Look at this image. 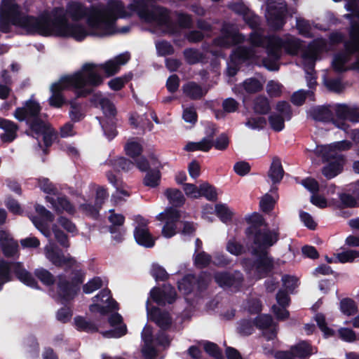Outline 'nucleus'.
Wrapping results in <instances>:
<instances>
[{
    "label": "nucleus",
    "mask_w": 359,
    "mask_h": 359,
    "mask_svg": "<svg viewBox=\"0 0 359 359\" xmlns=\"http://www.w3.org/2000/svg\"><path fill=\"white\" fill-rule=\"evenodd\" d=\"M114 166L118 170L128 171L133 168V163L129 160L120 157L114 160Z\"/></svg>",
    "instance_id": "nucleus-58"
},
{
    "label": "nucleus",
    "mask_w": 359,
    "mask_h": 359,
    "mask_svg": "<svg viewBox=\"0 0 359 359\" xmlns=\"http://www.w3.org/2000/svg\"><path fill=\"white\" fill-rule=\"evenodd\" d=\"M275 202V199L271 196L266 194L261 198L259 205L262 211L269 212L273 209Z\"/></svg>",
    "instance_id": "nucleus-53"
},
{
    "label": "nucleus",
    "mask_w": 359,
    "mask_h": 359,
    "mask_svg": "<svg viewBox=\"0 0 359 359\" xmlns=\"http://www.w3.org/2000/svg\"><path fill=\"white\" fill-rule=\"evenodd\" d=\"M216 215L223 222H227L230 221L233 215V212L229 208V207L224 204H218L215 206Z\"/></svg>",
    "instance_id": "nucleus-39"
},
{
    "label": "nucleus",
    "mask_w": 359,
    "mask_h": 359,
    "mask_svg": "<svg viewBox=\"0 0 359 359\" xmlns=\"http://www.w3.org/2000/svg\"><path fill=\"white\" fill-rule=\"evenodd\" d=\"M148 315L150 319L162 329H167L171 324V318L169 313L161 311L158 308H154L151 311H148Z\"/></svg>",
    "instance_id": "nucleus-29"
},
{
    "label": "nucleus",
    "mask_w": 359,
    "mask_h": 359,
    "mask_svg": "<svg viewBox=\"0 0 359 359\" xmlns=\"http://www.w3.org/2000/svg\"><path fill=\"white\" fill-rule=\"evenodd\" d=\"M281 85L270 81L266 85V91L271 97H278L281 94Z\"/></svg>",
    "instance_id": "nucleus-61"
},
{
    "label": "nucleus",
    "mask_w": 359,
    "mask_h": 359,
    "mask_svg": "<svg viewBox=\"0 0 359 359\" xmlns=\"http://www.w3.org/2000/svg\"><path fill=\"white\" fill-rule=\"evenodd\" d=\"M130 57L128 53H124L100 65V67L104 71L107 76H110L116 74L120 69V66L126 64Z\"/></svg>",
    "instance_id": "nucleus-22"
},
{
    "label": "nucleus",
    "mask_w": 359,
    "mask_h": 359,
    "mask_svg": "<svg viewBox=\"0 0 359 359\" xmlns=\"http://www.w3.org/2000/svg\"><path fill=\"white\" fill-rule=\"evenodd\" d=\"M34 274L43 284L47 285H51L54 282L53 276L45 269H36Z\"/></svg>",
    "instance_id": "nucleus-43"
},
{
    "label": "nucleus",
    "mask_w": 359,
    "mask_h": 359,
    "mask_svg": "<svg viewBox=\"0 0 359 359\" xmlns=\"http://www.w3.org/2000/svg\"><path fill=\"white\" fill-rule=\"evenodd\" d=\"M338 332L340 338L344 341L353 342L358 339L355 332L351 329L341 328Z\"/></svg>",
    "instance_id": "nucleus-62"
},
{
    "label": "nucleus",
    "mask_w": 359,
    "mask_h": 359,
    "mask_svg": "<svg viewBox=\"0 0 359 359\" xmlns=\"http://www.w3.org/2000/svg\"><path fill=\"white\" fill-rule=\"evenodd\" d=\"M226 250L231 254L236 256L241 255L244 251L243 245L235 240H230L227 243Z\"/></svg>",
    "instance_id": "nucleus-57"
},
{
    "label": "nucleus",
    "mask_w": 359,
    "mask_h": 359,
    "mask_svg": "<svg viewBox=\"0 0 359 359\" xmlns=\"http://www.w3.org/2000/svg\"><path fill=\"white\" fill-rule=\"evenodd\" d=\"M340 307L341 312L346 316H352L357 312V306L351 299H343L341 302Z\"/></svg>",
    "instance_id": "nucleus-42"
},
{
    "label": "nucleus",
    "mask_w": 359,
    "mask_h": 359,
    "mask_svg": "<svg viewBox=\"0 0 359 359\" xmlns=\"http://www.w3.org/2000/svg\"><path fill=\"white\" fill-rule=\"evenodd\" d=\"M151 299L159 305L172 304L176 299V292L170 285H165L163 290L154 288L151 292Z\"/></svg>",
    "instance_id": "nucleus-18"
},
{
    "label": "nucleus",
    "mask_w": 359,
    "mask_h": 359,
    "mask_svg": "<svg viewBox=\"0 0 359 359\" xmlns=\"http://www.w3.org/2000/svg\"><path fill=\"white\" fill-rule=\"evenodd\" d=\"M75 325L77 329L86 332H96L97 327L91 322L86 320L82 317H76L74 319Z\"/></svg>",
    "instance_id": "nucleus-40"
},
{
    "label": "nucleus",
    "mask_w": 359,
    "mask_h": 359,
    "mask_svg": "<svg viewBox=\"0 0 359 359\" xmlns=\"http://www.w3.org/2000/svg\"><path fill=\"white\" fill-rule=\"evenodd\" d=\"M336 118L332 117V111L329 107H323L316 111V118L323 121H332L333 123L344 131H347L348 125L346 121L356 123L359 121V108L339 104L334 107Z\"/></svg>",
    "instance_id": "nucleus-7"
},
{
    "label": "nucleus",
    "mask_w": 359,
    "mask_h": 359,
    "mask_svg": "<svg viewBox=\"0 0 359 359\" xmlns=\"http://www.w3.org/2000/svg\"><path fill=\"white\" fill-rule=\"evenodd\" d=\"M13 271L18 278L28 285H33L34 280L20 262H7L0 260V281L6 283L11 280V271Z\"/></svg>",
    "instance_id": "nucleus-11"
},
{
    "label": "nucleus",
    "mask_w": 359,
    "mask_h": 359,
    "mask_svg": "<svg viewBox=\"0 0 359 359\" xmlns=\"http://www.w3.org/2000/svg\"><path fill=\"white\" fill-rule=\"evenodd\" d=\"M53 231L54 233L55 238L59 244L63 248H68L69 247V243L67 235L60 230L56 226H53Z\"/></svg>",
    "instance_id": "nucleus-52"
},
{
    "label": "nucleus",
    "mask_w": 359,
    "mask_h": 359,
    "mask_svg": "<svg viewBox=\"0 0 359 359\" xmlns=\"http://www.w3.org/2000/svg\"><path fill=\"white\" fill-rule=\"evenodd\" d=\"M97 65L86 63L83 65L80 72L73 75L62 77L58 82L53 83L50 87L52 95L49 98L51 106L60 107L64 103V98L61 92L69 87L79 90V97L86 96L91 92L88 86H97L102 83L103 79L98 74Z\"/></svg>",
    "instance_id": "nucleus-2"
},
{
    "label": "nucleus",
    "mask_w": 359,
    "mask_h": 359,
    "mask_svg": "<svg viewBox=\"0 0 359 359\" xmlns=\"http://www.w3.org/2000/svg\"><path fill=\"white\" fill-rule=\"evenodd\" d=\"M44 255L46 259L56 266L71 267L76 264V261L74 257L69 255H65L52 241H50L44 247Z\"/></svg>",
    "instance_id": "nucleus-12"
},
{
    "label": "nucleus",
    "mask_w": 359,
    "mask_h": 359,
    "mask_svg": "<svg viewBox=\"0 0 359 359\" xmlns=\"http://www.w3.org/2000/svg\"><path fill=\"white\" fill-rule=\"evenodd\" d=\"M151 275L156 280H165L168 278L166 271L158 264H153L151 268Z\"/></svg>",
    "instance_id": "nucleus-55"
},
{
    "label": "nucleus",
    "mask_w": 359,
    "mask_h": 359,
    "mask_svg": "<svg viewBox=\"0 0 359 359\" xmlns=\"http://www.w3.org/2000/svg\"><path fill=\"white\" fill-rule=\"evenodd\" d=\"M211 257L204 252L198 253L195 257V264L200 268L205 267L210 262Z\"/></svg>",
    "instance_id": "nucleus-64"
},
{
    "label": "nucleus",
    "mask_w": 359,
    "mask_h": 359,
    "mask_svg": "<svg viewBox=\"0 0 359 359\" xmlns=\"http://www.w3.org/2000/svg\"><path fill=\"white\" fill-rule=\"evenodd\" d=\"M296 359L307 357L313 353L312 348L306 341H302L292 347Z\"/></svg>",
    "instance_id": "nucleus-35"
},
{
    "label": "nucleus",
    "mask_w": 359,
    "mask_h": 359,
    "mask_svg": "<svg viewBox=\"0 0 359 359\" xmlns=\"http://www.w3.org/2000/svg\"><path fill=\"white\" fill-rule=\"evenodd\" d=\"M117 309V303L111 298L108 290H103L94 297L93 304L89 307L91 313H99L101 315H105L110 311Z\"/></svg>",
    "instance_id": "nucleus-13"
},
{
    "label": "nucleus",
    "mask_w": 359,
    "mask_h": 359,
    "mask_svg": "<svg viewBox=\"0 0 359 359\" xmlns=\"http://www.w3.org/2000/svg\"><path fill=\"white\" fill-rule=\"evenodd\" d=\"M102 285V280L100 278H95L83 285V292L90 294L100 288Z\"/></svg>",
    "instance_id": "nucleus-54"
},
{
    "label": "nucleus",
    "mask_w": 359,
    "mask_h": 359,
    "mask_svg": "<svg viewBox=\"0 0 359 359\" xmlns=\"http://www.w3.org/2000/svg\"><path fill=\"white\" fill-rule=\"evenodd\" d=\"M210 132L207 137H204L201 141L198 142H189L184 147L188 151H208L213 146L212 137L215 134V129L210 128Z\"/></svg>",
    "instance_id": "nucleus-27"
},
{
    "label": "nucleus",
    "mask_w": 359,
    "mask_h": 359,
    "mask_svg": "<svg viewBox=\"0 0 359 359\" xmlns=\"http://www.w3.org/2000/svg\"><path fill=\"white\" fill-rule=\"evenodd\" d=\"M40 110L39 103L30 100L25 107L18 108L14 116L20 121H26L31 131L36 135H42L45 145L48 147L52 144L55 134L48 124L39 118Z\"/></svg>",
    "instance_id": "nucleus-4"
},
{
    "label": "nucleus",
    "mask_w": 359,
    "mask_h": 359,
    "mask_svg": "<svg viewBox=\"0 0 359 359\" xmlns=\"http://www.w3.org/2000/svg\"><path fill=\"white\" fill-rule=\"evenodd\" d=\"M244 90L248 93H255L262 89L263 84L255 78L246 79L242 84Z\"/></svg>",
    "instance_id": "nucleus-37"
},
{
    "label": "nucleus",
    "mask_w": 359,
    "mask_h": 359,
    "mask_svg": "<svg viewBox=\"0 0 359 359\" xmlns=\"http://www.w3.org/2000/svg\"><path fill=\"white\" fill-rule=\"evenodd\" d=\"M109 222L111 224L110 226V231L113 233L114 229L116 226H121L123 224L125 217L123 215L116 213L114 210H109V215L108 217Z\"/></svg>",
    "instance_id": "nucleus-41"
},
{
    "label": "nucleus",
    "mask_w": 359,
    "mask_h": 359,
    "mask_svg": "<svg viewBox=\"0 0 359 359\" xmlns=\"http://www.w3.org/2000/svg\"><path fill=\"white\" fill-rule=\"evenodd\" d=\"M184 55L187 62L189 64H196L203 59V55L197 50L195 49H186L184 51Z\"/></svg>",
    "instance_id": "nucleus-44"
},
{
    "label": "nucleus",
    "mask_w": 359,
    "mask_h": 359,
    "mask_svg": "<svg viewBox=\"0 0 359 359\" xmlns=\"http://www.w3.org/2000/svg\"><path fill=\"white\" fill-rule=\"evenodd\" d=\"M134 236L137 243L146 248H151L154 245L155 238L151 236L147 228L136 226Z\"/></svg>",
    "instance_id": "nucleus-28"
},
{
    "label": "nucleus",
    "mask_w": 359,
    "mask_h": 359,
    "mask_svg": "<svg viewBox=\"0 0 359 359\" xmlns=\"http://www.w3.org/2000/svg\"><path fill=\"white\" fill-rule=\"evenodd\" d=\"M325 41L319 39L313 41L301 52V64L306 72V79L309 88L316 85V77L314 72L316 62L320 59V55L325 50Z\"/></svg>",
    "instance_id": "nucleus-8"
},
{
    "label": "nucleus",
    "mask_w": 359,
    "mask_h": 359,
    "mask_svg": "<svg viewBox=\"0 0 359 359\" xmlns=\"http://www.w3.org/2000/svg\"><path fill=\"white\" fill-rule=\"evenodd\" d=\"M284 175V170L282 166L280 160L274 156L268 172V176L273 183H278L283 179Z\"/></svg>",
    "instance_id": "nucleus-30"
},
{
    "label": "nucleus",
    "mask_w": 359,
    "mask_h": 359,
    "mask_svg": "<svg viewBox=\"0 0 359 359\" xmlns=\"http://www.w3.org/2000/svg\"><path fill=\"white\" fill-rule=\"evenodd\" d=\"M109 323L113 329L102 332V335L107 338H118L127 332V327L123 323V318L118 313H114L109 318Z\"/></svg>",
    "instance_id": "nucleus-20"
},
{
    "label": "nucleus",
    "mask_w": 359,
    "mask_h": 359,
    "mask_svg": "<svg viewBox=\"0 0 359 359\" xmlns=\"http://www.w3.org/2000/svg\"><path fill=\"white\" fill-rule=\"evenodd\" d=\"M125 149L127 155L135 158L142 153V147L138 142L132 141L126 144Z\"/></svg>",
    "instance_id": "nucleus-46"
},
{
    "label": "nucleus",
    "mask_w": 359,
    "mask_h": 359,
    "mask_svg": "<svg viewBox=\"0 0 359 359\" xmlns=\"http://www.w3.org/2000/svg\"><path fill=\"white\" fill-rule=\"evenodd\" d=\"M243 40L244 36L233 25H224L222 29V36L214 41V44L221 48H227Z\"/></svg>",
    "instance_id": "nucleus-15"
},
{
    "label": "nucleus",
    "mask_w": 359,
    "mask_h": 359,
    "mask_svg": "<svg viewBox=\"0 0 359 359\" xmlns=\"http://www.w3.org/2000/svg\"><path fill=\"white\" fill-rule=\"evenodd\" d=\"M209 281V278L198 280L193 275H188L178 283V288L184 294H188L193 290L195 283H197L198 289L201 290Z\"/></svg>",
    "instance_id": "nucleus-25"
},
{
    "label": "nucleus",
    "mask_w": 359,
    "mask_h": 359,
    "mask_svg": "<svg viewBox=\"0 0 359 359\" xmlns=\"http://www.w3.org/2000/svg\"><path fill=\"white\" fill-rule=\"evenodd\" d=\"M203 348L206 353L215 359L222 358V352L217 344L211 342H205Z\"/></svg>",
    "instance_id": "nucleus-51"
},
{
    "label": "nucleus",
    "mask_w": 359,
    "mask_h": 359,
    "mask_svg": "<svg viewBox=\"0 0 359 359\" xmlns=\"http://www.w3.org/2000/svg\"><path fill=\"white\" fill-rule=\"evenodd\" d=\"M324 84L326 88L333 92H341L343 89V86L339 80L338 79H324Z\"/></svg>",
    "instance_id": "nucleus-60"
},
{
    "label": "nucleus",
    "mask_w": 359,
    "mask_h": 359,
    "mask_svg": "<svg viewBox=\"0 0 359 359\" xmlns=\"http://www.w3.org/2000/svg\"><path fill=\"white\" fill-rule=\"evenodd\" d=\"M247 233L253 240V253L259 256V259L251 269L248 268V260H243V266L256 278H261L273 269L272 260L266 250L277 242L278 233L274 231L257 229L254 225L248 229Z\"/></svg>",
    "instance_id": "nucleus-3"
},
{
    "label": "nucleus",
    "mask_w": 359,
    "mask_h": 359,
    "mask_svg": "<svg viewBox=\"0 0 359 359\" xmlns=\"http://www.w3.org/2000/svg\"><path fill=\"white\" fill-rule=\"evenodd\" d=\"M0 128L4 131V133L0 135L1 142L9 143L17 137L18 126L14 122L0 118Z\"/></svg>",
    "instance_id": "nucleus-24"
},
{
    "label": "nucleus",
    "mask_w": 359,
    "mask_h": 359,
    "mask_svg": "<svg viewBox=\"0 0 359 359\" xmlns=\"http://www.w3.org/2000/svg\"><path fill=\"white\" fill-rule=\"evenodd\" d=\"M276 114L283 116L287 120H290L292 116L289 103L281 101L278 102L276 107Z\"/></svg>",
    "instance_id": "nucleus-49"
},
{
    "label": "nucleus",
    "mask_w": 359,
    "mask_h": 359,
    "mask_svg": "<svg viewBox=\"0 0 359 359\" xmlns=\"http://www.w3.org/2000/svg\"><path fill=\"white\" fill-rule=\"evenodd\" d=\"M215 279L221 287H238L241 285L243 277L239 271H236L233 273L221 272L215 273Z\"/></svg>",
    "instance_id": "nucleus-21"
},
{
    "label": "nucleus",
    "mask_w": 359,
    "mask_h": 359,
    "mask_svg": "<svg viewBox=\"0 0 359 359\" xmlns=\"http://www.w3.org/2000/svg\"><path fill=\"white\" fill-rule=\"evenodd\" d=\"M0 244L5 256L13 257L18 253V243L5 231H0Z\"/></svg>",
    "instance_id": "nucleus-26"
},
{
    "label": "nucleus",
    "mask_w": 359,
    "mask_h": 359,
    "mask_svg": "<svg viewBox=\"0 0 359 359\" xmlns=\"http://www.w3.org/2000/svg\"><path fill=\"white\" fill-rule=\"evenodd\" d=\"M200 197L204 196L209 201H215L217 199V193L215 189L208 184H202L200 186Z\"/></svg>",
    "instance_id": "nucleus-45"
},
{
    "label": "nucleus",
    "mask_w": 359,
    "mask_h": 359,
    "mask_svg": "<svg viewBox=\"0 0 359 359\" xmlns=\"http://www.w3.org/2000/svg\"><path fill=\"white\" fill-rule=\"evenodd\" d=\"M351 147V143L344 140L316 148V153L322 156L323 161L329 162L322 170V172L326 178L332 179L341 172L344 160L339 152L348 150Z\"/></svg>",
    "instance_id": "nucleus-6"
},
{
    "label": "nucleus",
    "mask_w": 359,
    "mask_h": 359,
    "mask_svg": "<svg viewBox=\"0 0 359 359\" xmlns=\"http://www.w3.org/2000/svg\"><path fill=\"white\" fill-rule=\"evenodd\" d=\"M156 48L158 55H170L173 53L174 50L172 46L166 41H158L156 43Z\"/></svg>",
    "instance_id": "nucleus-56"
},
{
    "label": "nucleus",
    "mask_w": 359,
    "mask_h": 359,
    "mask_svg": "<svg viewBox=\"0 0 359 359\" xmlns=\"http://www.w3.org/2000/svg\"><path fill=\"white\" fill-rule=\"evenodd\" d=\"M287 120L283 116L273 113L269 116V123L272 130L276 132L281 131L285 127V121Z\"/></svg>",
    "instance_id": "nucleus-36"
},
{
    "label": "nucleus",
    "mask_w": 359,
    "mask_h": 359,
    "mask_svg": "<svg viewBox=\"0 0 359 359\" xmlns=\"http://www.w3.org/2000/svg\"><path fill=\"white\" fill-rule=\"evenodd\" d=\"M90 102L96 107H100L106 116H114L116 110L109 98L100 93L94 94L90 98Z\"/></svg>",
    "instance_id": "nucleus-23"
},
{
    "label": "nucleus",
    "mask_w": 359,
    "mask_h": 359,
    "mask_svg": "<svg viewBox=\"0 0 359 359\" xmlns=\"http://www.w3.org/2000/svg\"><path fill=\"white\" fill-rule=\"evenodd\" d=\"M82 281V278L79 277L75 282L69 283L66 281L65 278L59 276L57 284L58 296L65 301L72 299L76 294L79 290V285L81 283Z\"/></svg>",
    "instance_id": "nucleus-19"
},
{
    "label": "nucleus",
    "mask_w": 359,
    "mask_h": 359,
    "mask_svg": "<svg viewBox=\"0 0 359 359\" xmlns=\"http://www.w3.org/2000/svg\"><path fill=\"white\" fill-rule=\"evenodd\" d=\"M39 186L42 191L47 194H55L57 189L55 186L47 178L39 180Z\"/></svg>",
    "instance_id": "nucleus-59"
},
{
    "label": "nucleus",
    "mask_w": 359,
    "mask_h": 359,
    "mask_svg": "<svg viewBox=\"0 0 359 359\" xmlns=\"http://www.w3.org/2000/svg\"><path fill=\"white\" fill-rule=\"evenodd\" d=\"M266 125V121L264 117H256L249 118L245 126L252 130H261Z\"/></svg>",
    "instance_id": "nucleus-48"
},
{
    "label": "nucleus",
    "mask_w": 359,
    "mask_h": 359,
    "mask_svg": "<svg viewBox=\"0 0 359 359\" xmlns=\"http://www.w3.org/2000/svg\"><path fill=\"white\" fill-rule=\"evenodd\" d=\"M134 12L147 22L166 25L169 22L168 11L160 6L149 9L139 4H132L125 8L121 1L109 0L107 5L92 6L87 12L81 5L72 4L69 8L70 16L77 21L86 15L89 28L87 29L78 22L69 23L62 8L34 17L22 13L14 0H4L0 6V29L7 32L11 25H13L29 34L71 37L80 41L88 35L103 36L114 34L116 20L130 16Z\"/></svg>",
    "instance_id": "nucleus-1"
},
{
    "label": "nucleus",
    "mask_w": 359,
    "mask_h": 359,
    "mask_svg": "<svg viewBox=\"0 0 359 359\" xmlns=\"http://www.w3.org/2000/svg\"><path fill=\"white\" fill-rule=\"evenodd\" d=\"M268 54L274 60H278L283 48L289 55H297L302 48L301 41L294 36L287 34L283 38L271 36L269 39Z\"/></svg>",
    "instance_id": "nucleus-9"
},
{
    "label": "nucleus",
    "mask_w": 359,
    "mask_h": 359,
    "mask_svg": "<svg viewBox=\"0 0 359 359\" xmlns=\"http://www.w3.org/2000/svg\"><path fill=\"white\" fill-rule=\"evenodd\" d=\"M359 257V251L347 250L337 255V258L341 263L351 262Z\"/></svg>",
    "instance_id": "nucleus-47"
},
{
    "label": "nucleus",
    "mask_w": 359,
    "mask_h": 359,
    "mask_svg": "<svg viewBox=\"0 0 359 359\" xmlns=\"http://www.w3.org/2000/svg\"><path fill=\"white\" fill-rule=\"evenodd\" d=\"M46 199L50 202L55 209L57 211H66L68 213H73L74 212V206L69 203V201L63 196L57 197V199H54L52 197L47 196Z\"/></svg>",
    "instance_id": "nucleus-31"
},
{
    "label": "nucleus",
    "mask_w": 359,
    "mask_h": 359,
    "mask_svg": "<svg viewBox=\"0 0 359 359\" xmlns=\"http://www.w3.org/2000/svg\"><path fill=\"white\" fill-rule=\"evenodd\" d=\"M346 8L352 12L354 20L351 22L350 39L345 43L346 51L337 55L332 61L334 69L338 72L346 71L344 65L349 60L350 55L359 50V4L355 0H348Z\"/></svg>",
    "instance_id": "nucleus-5"
},
{
    "label": "nucleus",
    "mask_w": 359,
    "mask_h": 359,
    "mask_svg": "<svg viewBox=\"0 0 359 359\" xmlns=\"http://www.w3.org/2000/svg\"><path fill=\"white\" fill-rule=\"evenodd\" d=\"M161 180V172L159 170H152L147 173L144 178V185L149 187H156L159 184Z\"/></svg>",
    "instance_id": "nucleus-38"
},
{
    "label": "nucleus",
    "mask_w": 359,
    "mask_h": 359,
    "mask_svg": "<svg viewBox=\"0 0 359 359\" xmlns=\"http://www.w3.org/2000/svg\"><path fill=\"white\" fill-rule=\"evenodd\" d=\"M271 36H269L267 38H263L261 34H259L257 32H254L250 34V42L254 47H262L264 46V44L266 43V49L268 50V45H269L268 39Z\"/></svg>",
    "instance_id": "nucleus-50"
},
{
    "label": "nucleus",
    "mask_w": 359,
    "mask_h": 359,
    "mask_svg": "<svg viewBox=\"0 0 359 359\" xmlns=\"http://www.w3.org/2000/svg\"><path fill=\"white\" fill-rule=\"evenodd\" d=\"M255 325L262 330L263 337L267 340H274L277 336V325L269 315H261L256 318Z\"/></svg>",
    "instance_id": "nucleus-17"
},
{
    "label": "nucleus",
    "mask_w": 359,
    "mask_h": 359,
    "mask_svg": "<svg viewBox=\"0 0 359 359\" xmlns=\"http://www.w3.org/2000/svg\"><path fill=\"white\" fill-rule=\"evenodd\" d=\"M265 17L268 25L273 30L280 29L285 23L287 6L284 0H266Z\"/></svg>",
    "instance_id": "nucleus-10"
},
{
    "label": "nucleus",
    "mask_w": 359,
    "mask_h": 359,
    "mask_svg": "<svg viewBox=\"0 0 359 359\" xmlns=\"http://www.w3.org/2000/svg\"><path fill=\"white\" fill-rule=\"evenodd\" d=\"M301 184L311 193H317L319 190V184L313 178H306L302 181Z\"/></svg>",
    "instance_id": "nucleus-63"
},
{
    "label": "nucleus",
    "mask_w": 359,
    "mask_h": 359,
    "mask_svg": "<svg viewBox=\"0 0 359 359\" xmlns=\"http://www.w3.org/2000/svg\"><path fill=\"white\" fill-rule=\"evenodd\" d=\"M257 57L254 48L238 47L231 55V61L234 67L229 66L227 72L229 76H234L238 70L237 65L248 59Z\"/></svg>",
    "instance_id": "nucleus-16"
},
{
    "label": "nucleus",
    "mask_w": 359,
    "mask_h": 359,
    "mask_svg": "<svg viewBox=\"0 0 359 359\" xmlns=\"http://www.w3.org/2000/svg\"><path fill=\"white\" fill-rule=\"evenodd\" d=\"M180 217L177 210L170 208H167L163 212L157 216V219L165 221V224L162 229V235L165 238H171L176 233V222Z\"/></svg>",
    "instance_id": "nucleus-14"
},
{
    "label": "nucleus",
    "mask_w": 359,
    "mask_h": 359,
    "mask_svg": "<svg viewBox=\"0 0 359 359\" xmlns=\"http://www.w3.org/2000/svg\"><path fill=\"white\" fill-rule=\"evenodd\" d=\"M164 194L169 202L175 206H181L185 202V198L183 194L177 189H167Z\"/></svg>",
    "instance_id": "nucleus-32"
},
{
    "label": "nucleus",
    "mask_w": 359,
    "mask_h": 359,
    "mask_svg": "<svg viewBox=\"0 0 359 359\" xmlns=\"http://www.w3.org/2000/svg\"><path fill=\"white\" fill-rule=\"evenodd\" d=\"M255 112L259 114H266L271 110V105L268 99L264 96L257 97L253 102Z\"/></svg>",
    "instance_id": "nucleus-34"
},
{
    "label": "nucleus",
    "mask_w": 359,
    "mask_h": 359,
    "mask_svg": "<svg viewBox=\"0 0 359 359\" xmlns=\"http://www.w3.org/2000/svg\"><path fill=\"white\" fill-rule=\"evenodd\" d=\"M184 93L191 99H199L206 93V89H203L195 83H189L183 87Z\"/></svg>",
    "instance_id": "nucleus-33"
}]
</instances>
